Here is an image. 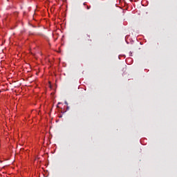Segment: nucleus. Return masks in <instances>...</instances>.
<instances>
[{
	"label": "nucleus",
	"mask_w": 177,
	"mask_h": 177,
	"mask_svg": "<svg viewBox=\"0 0 177 177\" xmlns=\"http://www.w3.org/2000/svg\"><path fill=\"white\" fill-rule=\"evenodd\" d=\"M64 103L66 105H68V102H67V101H65Z\"/></svg>",
	"instance_id": "obj_1"
},
{
	"label": "nucleus",
	"mask_w": 177,
	"mask_h": 177,
	"mask_svg": "<svg viewBox=\"0 0 177 177\" xmlns=\"http://www.w3.org/2000/svg\"><path fill=\"white\" fill-rule=\"evenodd\" d=\"M90 9H91V6H87V10H90Z\"/></svg>",
	"instance_id": "obj_2"
},
{
	"label": "nucleus",
	"mask_w": 177,
	"mask_h": 177,
	"mask_svg": "<svg viewBox=\"0 0 177 177\" xmlns=\"http://www.w3.org/2000/svg\"><path fill=\"white\" fill-rule=\"evenodd\" d=\"M70 109V107L67 106L66 110L68 111Z\"/></svg>",
	"instance_id": "obj_3"
},
{
	"label": "nucleus",
	"mask_w": 177,
	"mask_h": 177,
	"mask_svg": "<svg viewBox=\"0 0 177 177\" xmlns=\"http://www.w3.org/2000/svg\"><path fill=\"white\" fill-rule=\"evenodd\" d=\"M83 5H84V6H86V3H83Z\"/></svg>",
	"instance_id": "obj_4"
},
{
	"label": "nucleus",
	"mask_w": 177,
	"mask_h": 177,
	"mask_svg": "<svg viewBox=\"0 0 177 177\" xmlns=\"http://www.w3.org/2000/svg\"><path fill=\"white\" fill-rule=\"evenodd\" d=\"M61 104V102H58V104Z\"/></svg>",
	"instance_id": "obj_5"
},
{
	"label": "nucleus",
	"mask_w": 177,
	"mask_h": 177,
	"mask_svg": "<svg viewBox=\"0 0 177 177\" xmlns=\"http://www.w3.org/2000/svg\"><path fill=\"white\" fill-rule=\"evenodd\" d=\"M0 93H1V90H0Z\"/></svg>",
	"instance_id": "obj_6"
},
{
	"label": "nucleus",
	"mask_w": 177,
	"mask_h": 177,
	"mask_svg": "<svg viewBox=\"0 0 177 177\" xmlns=\"http://www.w3.org/2000/svg\"><path fill=\"white\" fill-rule=\"evenodd\" d=\"M10 0H7L8 2H9Z\"/></svg>",
	"instance_id": "obj_7"
}]
</instances>
